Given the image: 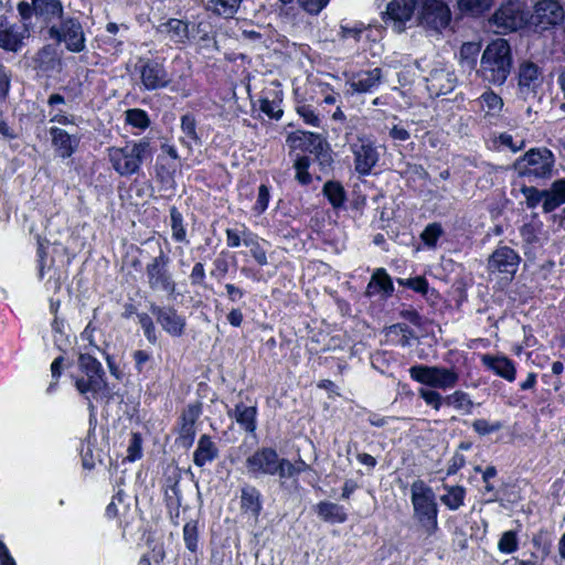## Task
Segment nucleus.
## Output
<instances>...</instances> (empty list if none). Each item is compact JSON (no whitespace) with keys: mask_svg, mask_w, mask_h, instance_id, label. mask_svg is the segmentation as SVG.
Here are the masks:
<instances>
[{"mask_svg":"<svg viewBox=\"0 0 565 565\" xmlns=\"http://www.w3.org/2000/svg\"><path fill=\"white\" fill-rule=\"evenodd\" d=\"M260 110L270 118L278 119L282 115V110L278 105L267 98L260 99Z\"/></svg>","mask_w":565,"mask_h":565,"instance_id":"60","label":"nucleus"},{"mask_svg":"<svg viewBox=\"0 0 565 565\" xmlns=\"http://www.w3.org/2000/svg\"><path fill=\"white\" fill-rule=\"evenodd\" d=\"M152 154L150 141L146 138L127 142L124 147L108 149L109 161L120 175L137 173L143 160Z\"/></svg>","mask_w":565,"mask_h":565,"instance_id":"3","label":"nucleus"},{"mask_svg":"<svg viewBox=\"0 0 565 565\" xmlns=\"http://www.w3.org/2000/svg\"><path fill=\"white\" fill-rule=\"evenodd\" d=\"M543 84V73L537 64L524 61L518 70V92L524 100L534 99Z\"/></svg>","mask_w":565,"mask_h":565,"instance_id":"15","label":"nucleus"},{"mask_svg":"<svg viewBox=\"0 0 565 565\" xmlns=\"http://www.w3.org/2000/svg\"><path fill=\"white\" fill-rule=\"evenodd\" d=\"M443 232L444 231L440 224L431 223L425 227V230L420 234V238L427 246L435 247Z\"/></svg>","mask_w":565,"mask_h":565,"instance_id":"46","label":"nucleus"},{"mask_svg":"<svg viewBox=\"0 0 565 565\" xmlns=\"http://www.w3.org/2000/svg\"><path fill=\"white\" fill-rule=\"evenodd\" d=\"M126 120L134 127L145 129L149 126L150 120L147 113L142 109H129L126 111Z\"/></svg>","mask_w":565,"mask_h":565,"instance_id":"45","label":"nucleus"},{"mask_svg":"<svg viewBox=\"0 0 565 565\" xmlns=\"http://www.w3.org/2000/svg\"><path fill=\"white\" fill-rule=\"evenodd\" d=\"M244 244L250 247V254L254 259L260 265L264 266L267 264V256L265 249L259 245L258 242L253 239H245Z\"/></svg>","mask_w":565,"mask_h":565,"instance_id":"55","label":"nucleus"},{"mask_svg":"<svg viewBox=\"0 0 565 565\" xmlns=\"http://www.w3.org/2000/svg\"><path fill=\"white\" fill-rule=\"evenodd\" d=\"M49 35L58 43L63 42L70 52L79 53L85 50V33L75 18H63L58 25L49 29Z\"/></svg>","mask_w":565,"mask_h":565,"instance_id":"11","label":"nucleus"},{"mask_svg":"<svg viewBox=\"0 0 565 565\" xmlns=\"http://www.w3.org/2000/svg\"><path fill=\"white\" fill-rule=\"evenodd\" d=\"M241 509L244 513H249L254 519H257L262 511V501L259 491L252 486H246L242 489Z\"/></svg>","mask_w":565,"mask_h":565,"instance_id":"30","label":"nucleus"},{"mask_svg":"<svg viewBox=\"0 0 565 565\" xmlns=\"http://www.w3.org/2000/svg\"><path fill=\"white\" fill-rule=\"evenodd\" d=\"M481 100L487 106L488 111L492 114L499 113L503 107L502 98L493 92L482 94Z\"/></svg>","mask_w":565,"mask_h":565,"instance_id":"53","label":"nucleus"},{"mask_svg":"<svg viewBox=\"0 0 565 565\" xmlns=\"http://www.w3.org/2000/svg\"><path fill=\"white\" fill-rule=\"evenodd\" d=\"M554 162L555 157L550 149L532 148L516 159L514 167L521 177L547 179L552 175Z\"/></svg>","mask_w":565,"mask_h":565,"instance_id":"6","label":"nucleus"},{"mask_svg":"<svg viewBox=\"0 0 565 565\" xmlns=\"http://www.w3.org/2000/svg\"><path fill=\"white\" fill-rule=\"evenodd\" d=\"M447 491L441 495V502L452 511L458 510L462 504L466 497V489L461 486H444Z\"/></svg>","mask_w":565,"mask_h":565,"instance_id":"35","label":"nucleus"},{"mask_svg":"<svg viewBox=\"0 0 565 565\" xmlns=\"http://www.w3.org/2000/svg\"><path fill=\"white\" fill-rule=\"evenodd\" d=\"M492 0H458L460 11L478 15L491 7Z\"/></svg>","mask_w":565,"mask_h":565,"instance_id":"43","label":"nucleus"},{"mask_svg":"<svg viewBox=\"0 0 565 565\" xmlns=\"http://www.w3.org/2000/svg\"><path fill=\"white\" fill-rule=\"evenodd\" d=\"M183 540L191 552H196L199 543L198 525L195 522H188L183 526Z\"/></svg>","mask_w":565,"mask_h":565,"instance_id":"44","label":"nucleus"},{"mask_svg":"<svg viewBox=\"0 0 565 565\" xmlns=\"http://www.w3.org/2000/svg\"><path fill=\"white\" fill-rule=\"evenodd\" d=\"M299 6L310 14H318L330 0H297Z\"/></svg>","mask_w":565,"mask_h":565,"instance_id":"58","label":"nucleus"},{"mask_svg":"<svg viewBox=\"0 0 565 565\" xmlns=\"http://www.w3.org/2000/svg\"><path fill=\"white\" fill-rule=\"evenodd\" d=\"M565 20V10L558 0H539L534 3L527 24L534 33L553 31Z\"/></svg>","mask_w":565,"mask_h":565,"instance_id":"5","label":"nucleus"},{"mask_svg":"<svg viewBox=\"0 0 565 565\" xmlns=\"http://www.w3.org/2000/svg\"><path fill=\"white\" fill-rule=\"evenodd\" d=\"M137 70L140 74V81L146 90H157L166 88L171 84V78L163 63L156 60H140Z\"/></svg>","mask_w":565,"mask_h":565,"instance_id":"16","label":"nucleus"},{"mask_svg":"<svg viewBox=\"0 0 565 565\" xmlns=\"http://www.w3.org/2000/svg\"><path fill=\"white\" fill-rule=\"evenodd\" d=\"M138 321L143 330L145 337L150 343L157 342L156 327L148 313H138Z\"/></svg>","mask_w":565,"mask_h":565,"instance_id":"50","label":"nucleus"},{"mask_svg":"<svg viewBox=\"0 0 565 565\" xmlns=\"http://www.w3.org/2000/svg\"><path fill=\"white\" fill-rule=\"evenodd\" d=\"M472 427L476 433L484 436L500 430L502 428V424L500 422L490 423L487 419H476L472 423Z\"/></svg>","mask_w":565,"mask_h":565,"instance_id":"52","label":"nucleus"},{"mask_svg":"<svg viewBox=\"0 0 565 565\" xmlns=\"http://www.w3.org/2000/svg\"><path fill=\"white\" fill-rule=\"evenodd\" d=\"M149 310L162 329L172 337H181L184 333L185 318L180 316L172 307H160L150 303Z\"/></svg>","mask_w":565,"mask_h":565,"instance_id":"20","label":"nucleus"},{"mask_svg":"<svg viewBox=\"0 0 565 565\" xmlns=\"http://www.w3.org/2000/svg\"><path fill=\"white\" fill-rule=\"evenodd\" d=\"M481 361L486 367L505 381L513 382L515 380L516 369L508 356L484 354L481 356Z\"/></svg>","mask_w":565,"mask_h":565,"instance_id":"25","label":"nucleus"},{"mask_svg":"<svg viewBox=\"0 0 565 565\" xmlns=\"http://www.w3.org/2000/svg\"><path fill=\"white\" fill-rule=\"evenodd\" d=\"M500 145L508 147L512 152H518L525 147V140L521 139L519 142H514L513 137L507 132H503L498 138Z\"/></svg>","mask_w":565,"mask_h":565,"instance_id":"63","label":"nucleus"},{"mask_svg":"<svg viewBox=\"0 0 565 565\" xmlns=\"http://www.w3.org/2000/svg\"><path fill=\"white\" fill-rule=\"evenodd\" d=\"M169 264L170 258L162 249L147 264V284L152 291H161L168 295L174 294L177 285L169 269Z\"/></svg>","mask_w":565,"mask_h":565,"instance_id":"9","label":"nucleus"},{"mask_svg":"<svg viewBox=\"0 0 565 565\" xmlns=\"http://www.w3.org/2000/svg\"><path fill=\"white\" fill-rule=\"evenodd\" d=\"M230 417H233L236 423L248 433H253L256 429V407L246 406L239 403L234 409H228Z\"/></svg>","mask_w":565,"mask_h":565,"instance_id":"29","label":"nucleus"},{"mask_svg":"<svg viewBox=\"0 0 565 565\" xmlns=\"http://www.w3.org/2000/svg\"><path fill=\"white\" fill-rule=\"evenodd\" d=\"M79 370L84 376L76 379L75 386L82 395L92 394L94 399L109 398L110 392L100 362L90 353L78 356Z\"/></svg>","mask_w":565,"mask_h":565,"instance_id":"2","label":"nucleus"},{"mask_svg":"<svg viewBox=\"0 0 565 565\" xmlns=\"http://www.w3.org/2000/svg\"><path fill=\"white\" fill-rule=\"evenodd\" d=\"M310 161L308 157H300L295 161L296 179L301 184H309L311 182V175L308 172Z\"/></svg>","mask_w":565,"mask_h":565,"instance_id":"49","label":"nucleus"},{"mask_svg":"<svg viewBox=\"0 0 565 565\" xmlns=\"http://www.w3.org/2000/svg\"><path fill=\"white\" fill-rule=\"evenodd\" d=\"M451 11L443 0H420L417 22L426 31L439 34L449 26Z\"/></svg>","mask_w":565,"mask_h":565,"instance_id":"8","label":"nucleus"},{"mask_svg":"<svg viewBox=\"0 0 565 565\" xmlns=\"http://www.w3.org/2000/svg\"><path fill=\"white\" fill-rule=\"evenodd\" d=\"M34 14L51 21L54 18H61L63 6L60 0H33Z\"/></svg>","mask_w":565,"mask_h":565,"instance_id":"34","label":"nucleus"},{"mask_svg":"<svg viewBox=\"0 0 565 565\" xmlns=\"http://www.w3.org/2000/svg\"><path fill=\"white\" fill-rule=\"evenodd\" d=\"M445 403L454 406L456 409H463L466 414H470L473 407V402L463 391H455L452 394L447 395Z\"/></svg>","mask_w":565,"mask_h":565,"instance_id":"37","label":"nucleus"},{"mask_svg":"<svg viewBox=\"0 0 565 565\" xmlns=\"http://www.w3.org/2000/svg\"><path fill=\"white\" fill-rule=\"evenodd\" d=\"M323 194L334 209L341 207L345 202V191L338 181H328L323 185Z\"/></svg>","mask_w":565,"mask_h":565,"instance_id":"36","label":"nucleus"},{"mask_svg":"<svg viewBox=\"0 0 565 565\" xmlns=\"http://www.w3.org/2000/svg\"><path fill=\"white\" fill-rule=\"evenodd\" d=\"M287 141L294 149L313 153L322 169L331 166V149L320 135L309 131H296L288 136Z\"/></svg>","mask_w":565,"mask_h":565,"instance_id":"10","label":"nucleus"},{"mask_svg":"<svg viewBox=\"0 0 565 565\" xmlns=\"http://www.w3.org/2000/svg\"><path fill=\"white\" fill-rule=\"evenodd\" d=\"M218 457V449L209 435H202L193 454V462L198 467H204Z\"/></svg>","mask_w":565,"mask_h":565,"instance_id":"28","label":"nucleus"},{"mask_svg":"<svg viewBox=\"0 0 565 565\" xmlns=\"http://www.w3.org/2000/svg\"><path fill=\"white\" fill-rule=\"evenodd\" d=\"M419 3L420 0H391L383 17L385 24L396 33L404 32Z\"/></svg>","mask_w":565,"mask_h":565,"instance_id":"14","label":"nucleus"},{"mask_svg":"<svg viewBox=\"0 0 565 565\" xmlns=\"http://www.w3.org/2000/svg\"><path fill=\"white\" fill-rule=\"evenodd\" d=\"M498 548L500 552L505 554H511L518 550V537L516 533L513 531H507L501 535V539L498 543Z\"/></svg>","mask_w":565,"mask_h":565,"instance_id":"47","label":"nucleus"},{"mask_svg":"<svg viewBox=\"0 0 565 565\" xmlns=\"http://www.w3.org/2000/svg\"><path fill=\"white\" fill-rule=\"evenodd\" d=\"M11 87V75L6 66L0 63V99L4 100L9 95Z\"/></svg>","mask_w":565,"mask_h":565,"instance_id":"59","label":"nucleus"},{"mask_svg":"<svg viewBox=\"0 0 565 565\" xmlns=\"http://www.w3.org/2000/svg\"><path fill=\"white\" fill-rule=\"evenodd\" d=\"M418 395L435 411H439L443 403H445V397H443L441 394L435 390L420 388L418 391Z\"/></svg>","mask_w":565,"mask_h":565,"instance_id":"48","label":"nucleus"},{"mask_svg":"<svg viewBox=\"0 0 565 565\" xmlns=\"http://www.w3.org/2000/svg\"><path fill=\"white\" fill-rule=\"evenodd\" d=\"M35 61L45 71L54 70L56 65L61 64V61L56 57L55 50L50 45L39 51Z\"/></svg>","mask_w":565,"mask_h":565,"instance_id":"39","label":"nucleus"},{"mask_svg":"<svg viewBox=\"0 0 565 565\" xmlns=\"http://www.w3.org/2000/svg\"><path fill=\"white\" fill-rule=\"evenodd\" d=\"M411 499L414 515L424 527L427 535L437 530L438 508L433 489L423 480L417 479L411 486Z\"/></svg>","mask_w":565,"mask_h":565,"instance_id":"4","label":"nucleus"},{"mask_svg":"<svg viewBox=\"0 0 565 565\" xmlns=\"http://www.w3.org/2000/svg\"><path fill=\"white\" fill-rule=\"evenodd\" d=\"M480 51V44L476 42L463 43L460 47V62L462 65L473 68L477 63V56Z\"/></svg>","mask_w":565,"mask_h":565,"instance_id":"41","label":"nucleus"},{"mask_svg":"<svg viewBox=\"0 0 565 565\" xmlns=\"http://www.w3.org/2000/svg\"><path fill=\"white\" fill-rule=\"evenodd\" d=\"M171 92L180 95L185 98L191 95V86L189 83V78L186 76H180V78L175 82L171 81Z\"/></svg>","mask_w":565,"mask_h":565,"instance_id":"57","label":"nucleus"},{"mask_svg":"<svg viewBox=\"0 0 565 565\" xmlns=\"http://www.w3.org/2000/svg\"><path fill=\"white\" fill-rule=\"evenodd\" d=\"M548 192L550 196L542 203L544 213H551L565 203V179L555 180Z\"/></svg>","mask_w":565,"mask_h":565,"instance_id":"33","label":"nucleus"},{"mask_svg":"<svg viewBox=\"0 0 565 565\" xmlns=\"http://www.w3.org/2000/svg\"><path fill=\"white\" fill-rule=\"evenodd\" d=\"M527 22L523 6L519 0L503 3L492 15L491 23L497 33L516 31Z\"/></svg>","mask_w":565,"mask_h":565,"instance_id":"12","label":"nucleus"},{"mask_svg":"<svg viewBox=\"0 0 565 565\" xmlns=\"http://www.w3.org/2000/svg\"><path fill=\"white\" fill-rule=\"evenodd\" d=\"M245 467L249 476L258 478L262 476H275L279 471V457L275 449L264 447L248 456Z\"/></svg>","mask_w":565,"mask_h":565,"instance_id":"13","label":"nucleus"},{"mask_svg":"<svg viewBox=\"0 0 565 565\" xmlns=\"http://www.w3.org/2000/svg\"><path fill=\"white\" fill-rule=\"evenodd\" d=\"M172 237L177 242H184L186 232L183 225V216L175 206L170 207Z\"/></svg>","mask_w":565,"mask_h":565,"instance_id":"42","label":"nucleus"},{"mask_svg":"<svg viewBox=\"0 0 565 565\" xmlns=\"http://www.w3.org/2000/svg\"><path fill=\"white\" fill-rule=\"evenodd\" d=\"M520 260L521 258L514 249L509 246H499L488 258V270L513 276Z\"/></svg>","mask_w":565,"mask_h":565,"instance_id":"19","label":"nucleus"},{"mask_svg":"<svg viewBox=\"0 0 565 565\" xmlns=\"http://www.w3.org/2000/svg\"><path fill=\"white\" fill-rule=\"evenodd\" d=\"M26 38H29V31L24 25L14 23L0 14V49L17 53L24 45Z\"/></svg>","mask_w":565,"mask_h":565,"instance_id":"17","label":"nucleus"},{"mask_svg":"<svg viewBox=\"0 0 565 565\" xmlns=\"http://www.w3.org/2000/svg\"><path fill=\"white\" fill-rule=\"evenodd\" d=\"M297 113L305 120L306 124L315 126V127L319 126L320 120L310 106H308V105L299 106L297 108Z\"/></svg>","mask_w":565,"mask_h":565,"instance_id":"61","label":"nucleus"},{"mask_svg":"<svg viewBox=\"0 0 565 565\" xmlns=\"http://www.w3.org/2000/svg\"><path fill=\"white\" fill-rule=\"evenodd\" d=\"M268 202H269V190L265 184H262L258 188V196H257V201H256L254 209L257 211L258 214H262L267 209Z\"/></svg>","mask_w":565,"mask_h":565,"instance_id":"62","label":"nucleus"},{"mask_svg":"<svg viewBox=\"0 0 565 565\" xmlns=\"http://www.w3.org/2000/svg\"><path fill=\"white\" fill-rule=\"evenodd\" d=\"M409 375L420 384L444 391L454 388L459 382L455 367L418 364L409 369Z\"/></svg>","mask_w":565,"mask_h":565,"instance_id":"7","label":"nucleus"},{"mask_svg":"<svg viewBox=\"0 0 565 565\" xmlns=\"http://www.w3.org/2000/svg\"><path fill=\"white\" fill-rule=\"evenodd\" d=\"M520 191L523 194L529 209L536 207L540 202H544V200H547L550 196L548 189L539 190L535 186L523 185Z\"/></svg>","mask_w":565,"mask_h":565,"instance_id":"38","label":"nucleus"},{"mask_svg":"<svg viewBox=\"0 0 565 565\" xmlns=\"http://www.w3.org/2000/svg\"><path fill=\"white\" fill-rule=\"evenodd\" d=\"M391 333H401V344L403 347L409 345V340L415 337L413 330L405 323H395L388 328Z\"/></svg>","mask_w":565,"mask_h":565,"instance_id":"54","label":"nucleus"},{"mask_svg":"<svg viewBox=\"0 0 565 565\" xmlns=\"http://www.w3.org/2000/svg\"><path fill=\"white\" fill-rule=\"evenodd\" d=\"M354 154V168L359 174H369L379 161L380 154L374 143L367 138H359L351 145Z\"/></svg>","mask_w":565,"mask_h":565,"instance_id":"18","label":"nucleus"},{"mask_svg":"<svg viewBox=\"0 0 565 565\" xmlns=\"http://www.w3.org/2000/svg\"><path fill=\"white\" fill-rule=\"evenodd\" d=\"M49 132L52 147L60 158L67 159L77 150L79 145V137L77 135L68 134L58 127L50 128Z\"/></svg>","mask_w":565,"mask_h":565,"instance_id":"24","label":"nucleus"},{"mask_svg":"<svg viewBox=\"0 0 565 565\" xmlns=\"http://www.w3.org/2000/svg\"><path fill=\"white\" fill-rule=\"evenodd\" d=\"M202 413L200 402L189 404L181 414L179 426V439L185 447H191L195 437V423Z\"/></svg>","mask_w":565,"mask_h":565,"instance_id":"23","label":"nucleus"},{"mask_svg":"<svg viewBox=\"0 0 565 565\" xmlns=\"http://www.w3.org/2000/svg\"><path fill=\"white\" fill-rule=\"evenodd\" d=\"M394 292V286L391 277L384 268H377L372 274V277L367 284L365 295L373 297L382 294L384 298H388Z\"/></svg>","mask_w":565,"mask_h":565,"instance_id":"26","label":"nucleus"},{"mask_svg":"<svg viewBox=\"0 0 565 565\" xmlns=\"http://www.w3.org/2000/svg\"><path fill=\"white\" fill-rule=\"evenodd\" d=\"M397 282L399 285L407 286L417 292H420V294L427 292L428 284L424 277H415V278H409V279L399 278V279H397Z\"/></svg>","mask_w":565,"mask_h":565,"instance_id":"56","label":"nucleus"},{"mask_svg":"<svg viewBox=\"0 0 565 565\" xmlns=\"http://www.w3.org/2000/svg\"><path fill=\"white\" fill-rule=\"evenodd\" d=\"M316 512L320 519L329 523H343L348 518L343 507L329 501L318 503Z\"/></svg>","mask_w":565,"mask_h":565,"instance_id":"31","label":"nucleus"},{"mask_svg":"<svg viewBox=\"0 0 565 565\" xmlns=\"http://www.w3.org/2000/svg\"><path fill=\"white\" fill-rule=\"evenodd\" d=\"M512 52L504 39L491 41L483 51L480 60L478 76L492 85H503L512 70Z\"/></svg>","mask_w":565,"mask_h":565,"instance_id":"1","label":"nucleus"},{"mask_svg":"<svg viewBox=\"0 0 565 565\" xmlns=\"http://www.w3.org/2000/svg\"><path fill=\"white\" fill-rule=\"evenodd\" d=\"M457 76L447 67H437L426 77L427 89L433 97L451 93L457 86Z\"/></svg>","mask_w":565,"mask_h":565,"instance_id":"21","label":"nucleus"},{"mask_svg":"<svg viewBox=\"0 0 565 565\" xmlns=\"http://www.w3.org/2000/svg\"><path fill=\"white\" fill-rule=\"evenodd\" d=\"M243 0H196L203 9L224 19L233 18L239 10Z\"/></svg>","mask_w":565,"mask_h":565,"instance_id":"27","label":"nucleus"},{"mask_svg":"<svg viewBox=\"0 0 565 565\" xmlns=\"http://www.w3.org/2000/svg\"><path fill=\"white\" fill-rule=\"evenodd\" d=\"M159 31L167 34L174 43H184L189 38V25L179 19H170L160 25Z\"/></svg>","mask_w":565,"mask_h":565,"instance_id":"32","label":"nucleus"},{"mask_svg":"<svg viewBox=\"0 0 565 565\" xmlns=\"http://www.w3.org/2000/svg\"><path fill=\"white\" fill-rule=\"evenodd\" d=\"M141 437L139 434L134 433L128 447V459L135 460L141 456Z\"/></svg>","mask_w":565,"mask_h":565,"instance_id":"64","label":"nucleus"},{"mask_svg":"<svg viewBox=\"0 0 565 565\" xmlns=\"http://www.w3.org/2000/svg\"><path fill=\"white\" fill-rule=\"evenodd\" d=\"M196 121L192 115H183L181 118V129L185 137L193 142H199V136L196 134Z\"/></svg>","mask_w":565,"mask_h":565,"instance_id":"51","label":"nucleus"},{"mask_svg":"<svg viewBox=\"0 0 565 565\" xmlns=\"http://www.w3.org/2000/svg\"><path fill=\"white\" fill-rule=\"evenodd\" d=\"M308 469L309 466L303 460H299L297 463H291L289 460L285 458H279V471H277V475L280 478H291Z\"/></svg>","mask_w":565,"mask_h":565,"instance_id":"40","label":"nucleus"},{"mask_svg":"<svg viewBox=\"0 0 565 565\" xmlns=\"http://www.w3.org/2000/svg\"><path fill=\"white\" fill-rule=\"evenodd\" d=\"M382 82V70L375 67L369 71H362L353 74L350 79L347 81V94H363L370 93L377 87Z\"/></svg>","mask_w":565,"mask_h":565,"instance_id":"22","label":"nucleus"}]
</instances>
